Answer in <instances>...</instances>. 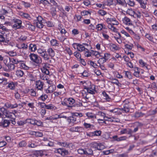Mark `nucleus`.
<instances>
[{
    "instance_id": "ea45409f",
    "label": "nucleus",
    "mask_w": 157,
    "mask_h": 157,
    "mask_svg": "<svg viewBox=\"0 0 157 157\" xmlns=\"http://www.w3.org/2000/svg\"><path fill=\"white\" fill-rule=\"evenodd\" d=\"M59 30L60 31V33L62 35L64 34L65 37H67L68 36V33H67V31L64 29H59Z\"/></svg>"
},
{
    "instance_id": "9d476101",
    "label": "nucleus",
    "mask_w": 157,
    "mask_h": 157,
    "mask_svg": "<svg viewBox=\"0 0 157 157\" xmlns=\"http://www.w3.org/2000/svg\"><path fill=\"white\" fill-rule=\"evenodd\" d=\"M46 52L49 56V58L50 57L51 58L53 57L55 55V52L54 50L51 48H48L46 51Z\"/></svg>"
},
{
    "instance_id": "a18cd8bd",
    "label": "nucleus",
    "mask_w": 157,
    "mask_h": 157,
    "mask_svg": "<svg viewBox=\"0 0 157 157\" xmlns=\"http://www.w3.org/2000/svg\"><path fill=\"white\" fill-rule=\"evenodd\" d=\"M36 120L31 119H28L26 120L27 122L32 124L35 125Z\"/></svg>"
},
{
    "instance_id": "c03bdc74",
    "label": "nucleus",
    "mask_w": 157,
    "mask_h": 157,
    "mask_svg": "<svg viewBox=\"0 0 157 157\" xmlns=\"http://www.w3.org/2000/svg\"><path fill=\"white\" fill-rule=\"evenodd\" d=\"M46 109H48L55 110L57 109V108L52 104H50L47 105Z\"/></svg>"
},
{
    "instance_id": "a211bd4d",
    "label": "nucleus",
    "mask_w": 157,
    "mask_h": 157,
    "mask_svg": "<svg viewBox=\"0 0 157 157\" xmlns=\"http://www.w3.org/2000/svg\"><path fill=\"white\" fill-rule=\"evenodd\" d=\"M16 47L20 49V52H21L22 49L26 50L28 48V46L27 44L25 43H22L19 44H17Z\"/></svg>"
},
{
    "instance_id": "052dcab7",
    "label": "nucleus",
    "mask_w": 157,
    "mask_h": 157,
    "mask_svg": "<svg viewBox=\"0 0 157 157\" xmlns=\"http://www.w3.org/2000/svg\"><path fill=\"white\" fill-rule=\"evenodd\" d=\"M81 14L82 16H85L88 15L89 14H90V13L88 11L84 10L81 12Z\"/></svg>"
},
{
    "instance_id": "f8f14e48",
    "label": "nucleus",
    "mask_w": 157,
    "mask_h": 157,
    "mask_svg": "<svg viewBox=\"0 0 157 157\" xmlns=\"http://www.w3.org/2000/svg\"><path fill=\"white\" fill-rule=\"evenodd\" d=\"M56 87L55 85H52L48 86L45 91L47 93H51L56 89Z\"/></svg>"
},
{
    "instance_id": "6e6d98bb",
    "label": "nucleus",
    "mask_w": 157,
    "mask_h": 157,
    "mask_svg": "<svg viewBox=\"0 0 157 157\" xmlns=\"http://www.w3.org/2000/svg\"><path fill=\"white\" fill-rule=\"evenodd\" d=\"M83 125L85 128L86 129L90 128L91 127H94V126L91 124H90L84 122L83 124Z\"/></svg>"
},
{
    "instance_id": "dca6fc26",
    "label": "nucleus",
    "mask_w": 157,
    "mask_h": 157,
    "mask_svg": "<svg viewBox=\"0 0 157 157\" xmlns=\"http://www.w3.org/2000/svg\"><path fill=\"white\" fill-rule=\"evenodd\" d=\"M82 128L80 126L71 127L69 129V131L71 132H78L82 131Z\"/></svg>"
},
{
    "instance_id": "4d7b16f0",
    "label": "nucleus",
    "mask_w": 157,
    "mask_h": 157,
    "mask_svg": "<svg viewBox=\"0 0 157 157\" xmlns=\"http://www.w3.org/2000/svg\"><path fill=\"white\" fill-rule=\"evenodd\" d=\"M114 111V113L116 114H121V109L120 108H115L113 109Z\"/></svg>"
},
{
    "instance_id": "8fccbe9b",
    "label": "nucleus",
    "mask_w": 157,
    "mask_h": 157,
    "mask_svg": "<svg viewBox=\"0 0 157 157\" xmlns=\"http://www.w3.org/2000/svg\"><path fill=\"white\" fill-rule=\"evenodd\" d=\"M20 66L21 69H24L25 70H27L29 69V67L26 65L24 63H20Z\"/></svg>"
},
{
    "instance_id": "0eeeda50",
    "label": "nucleus",
    "mask_w": 157,
    "mask_h": 157,
    "mask_svg": "<svg viewBox=\"0 0 157 157\" xmlns=\"http://www.w3.org/2000/svg\"><path fill=\"white\" fill-rule=\"evenodd\" d=\"M41 70L42 73L45 75H43L42 77L41 76V78L44 80H47V78H46V75H48L49 74L48 70L46 67H43L41 68Z\"/></svg>"
},
{
    "instance_id": "473e14b6",
    "label": "nucleus",
    "mask_w": 157,
    "mask_h": 157,
    "mask_svg": "<svg viewBox=\"0 0 157 157\" xmlns=\"http://www.w3.org/2000/svg\"><path fill=\"white\" fill-rule=\"evenodd\" d=\"M24 74L23 71L21 70H17L16 72V75L18 77H21Z\"/></svg>"
},
{
    "instance_id": "5701e85b",
    "label": "nucleus",
    "mask_w": 157,
    "mask_h": 157,
    "mask_svg": "<svg viewBox=\"0 0 157 157\" xmlns=\"http://www.w3.org/2000/svg\"><path fill=\"white\" fill-rule=\"evenodd\" d=\"M139 63L141 67H145L148 70L150 69V68H148L147 67L148 65H147L146 63H145L142 59H140L139 60Z\"/></svg>"
},
{
    "instance_id": "412c9836",
    "label": "nucleus",
    "mask_w": 157,
    "mask_h": 157,
    "mask_svg": "<svg viewBox=\"0 0 157 157\" xmlns=\"http://www.w3.org/2000/svg\"><path fill=\"white\" fill-rule=\"evenodd\" d=\"M5 106L7 108L13 109L17 108L18 107V104L17 103L12 104L9 102H6L5 104Z\"/></svg>"
},
{
    "instance_id": "3c124183",
    "label": "nucleus",
    "mask_w": 157,
    "mask_h": 157,
    "mask_svg": "<svg viewBox=\"0 0 157 157\" xmlns=\"http://www.w3.org/2000/svg\"><path fill=\"white\" fill-rule=\"evenodd\" d=\"M6 66H7L8 68L11 71L13 70L15 67V65L13 63H8L6 65Z\"/></svg>"
},
{
    "instance_id": "de8ad7c7",
    "label": "nucleus",
    "mask_w": 157,
    "mask_h": 157,
    "mask_svg": "<svg viewBox=\"0 0 157 157\" xmlns=\"http://www.w3.org/2000/svg\"><path fill=\"white\" fill-rule=\"evenodd\" d=\"M27 38V37L24 35H21V36L19 37L18 39V41L20 42H22L25 40Z\"/></svg>"
},
{
    "instance_id": "774afa93",
    "label": "nucleus",
    "mask_w": 157,
    "mask_h": 157,
    "mask_svg": "<svg viewBox=\"0 0 157 157\" xmlns=\"http://www.w3.org/2000/svg\"><path fill=\"white\" fill-rule=\"evenodd\" d=\"M102 57L107 61L110 58V54L109 53H105L104 54V56Z\"/></svg>"
},
{
    "instance_id": "423d86ee",
    "label": "nucleus",
    "mask_w": 157,
    "mask_h": 157,
    "mask_svg": "<svg viewBox=\"0 0 157 157\" xmlns=\"http://www.w3.org/2000/svg\"><path fill=\"white\" fill-rule=\"evenodd\" d=\"M93 147L98 150H101L104 149L105 146L104 145L101 143H97L94 142L91 143Z\"/></svg>"
},
{
    "instance_id": "69168bd1",
    "label": "nucleus",
    "mask_w": 157,
    "mask_h": 157,
    "mask_svg": "<svg viewBox=\"0 0 157 157\" xmlns=\"http://www.w3.org/2000/svg\"><path fill=\"white\" fill-rule=\"evenodd\" d=\"M29 92L32 96L34 97L36 96V92L34 90L31 89L29 90Z\"/></svg>"
},
{
    "instance_id": "6ab92c4d",
    "label": "nucleus",
    "mask_w": 157,
    "mask_h": 157,
    "mask_svg": "<svg viewBox=\"0 0 157 157\" xmlns=\"http://www.w3.org/2000/svg\"><path fill=\"white\" fill-rule=\"evenodd\" d=\"M67 103L68 107H72L74 106L73 105L75 102V100L71 98H68L67 99Z\"/></svg>"
},
{
    "instance_id": "a878e982",
    "label": "nucleus",
    "mask_w": 157,
    "mask_h": 157,
    "mask_svg": "<svg viewBox=\"0 0 157 157\" xmlns=\"http://www.w3.org/2000/svg\"><path fill=\"white\" fill-rule=\"evenodd\" d=\"M16 86V84L15 82H11L8 83V87L10 90H13L15 89Z\"/></svg>"
},
{
    "instance_id": "c756f323",
    "label": "nucleus",
    "mask_w": 157,
    "mask_h": 157,
    "mask_svg": "<svg viewBox=\"0 0 157 157\" xmlns=\"http://www.w3.org/2000/svg\"><path fill=\"white\" fill-rule=\"evenodd\" d=\"M29 49L32 52H34L36 50V45L33 44H31L29 46Z\"/></svg>"
},
{
    "instance_id": "bb28decb",
    "label": "nucleus",
    "mask_w": 157,
    "mask_h": 157,
    "mask_svg": "<svg viewBox=\"0 0 157 157\" xmlns=\"http://www.w3.org/2000/svg\"><path fill=\"white\" fill-rule=\"evenodd\" d=\"M140 4L141 7L143 9H145L147 4L146 0H138L137 1Z\"/></svg>"
},
{
    "instance_id": "e433bc0d",
    "label": "nucleus",
    "mask_w": 157,
    "mask_h": 157,
    "mask_svg": "<svg viewBox=\"0 0 157 157\" xmlns=\"http://www.w3.org/2000/svg\"><path fill=\"white\" fill-rule=\"evenodd\" d=\"M121 111H122L123 113H127L129 111V109L127 105H125L124 106L123 108L121 109Z\"/></svg>"
},
{
    "instance_id": "b1692460",
    "label": "nucleus",
    "mask_w": 157,
    "mask_h": 157,
    "mask_svg": "<svg viewBox=\"0 0 157 157\" xmlns=\"http://www.w3.org/2000/svg\"><path fill=\"white\" fill-rule=\"evenodd\" d=\"M96 29L98 31H102V29H106V26L103 24H98L96 25Z\"/></svg>"
},
{
    "instance_id": "f3484780",
    "label": "nucleus",
    "mask_w": 157,
    "mask_h": 157,
    "mask_svg": "<svg viewBox=\"0 0 157 157\" xmlns=\"http://www.w3.org/2000/svg\"><path fill=\"white\" fill-rule=\"evenodd\" d=\"M6 117L12 119H15V115L12 112L7 110L4 114Z\"/></svg>"
},
{
    "instance_id": "aec40b11",
    "label": "nucleus",
    "mask_w": 157,
    "mask_h": 157,
    "mask_svg": "<svg viewBox=\"0 0 157 157\" xmlns=\"http://www.w3.org/2000/svg\"><path fill=\"white\" fill-rule=\"evenodd\" d=\"M122 21L123 23L127 25H131L132 24V21L128 17H125L122 19Z\"/></svg>"
},
{
    "instance_id": "f257e3e1",
    "label": "nucleus",
    "mask_w": 157,
    "mask_h": 157,
    "mask_svg": "<svg viewBox=\"0 0 157 157\" xmlns=\"http://www.w3.org/2000/svg\"><path fill=\"white\" fill-rule=\"evenodd\" d=\"M30 60L34 63L39 64L42 62V59L40 57L36 54L31 53L29 55Z\"/></svg>"
},
{
    "instance_id": "bf43d9fd",
    "label": "nucleus",
    "mask_w": 157,
    "mask_h": 157,
    "mask_svg": "<svg viewBox=\"0 0 157 157\" xmlns=\"http://www.w3.org/2000/svg\"><path fill=\"white\" fill-rule=\"evenodd\" d=\"M147 39L151 41H153V38L151 34H146L145 35Z\"/></svg>"
},
{
    "instance_id": "6e6552de",
    "label": "nucleus",
    "mask_w": 157,
    "mask_h": 157,
    "mask_svg": "<svg viewBox=\"0 0 157 157\" xmlns=\"http://www.w3.org/2000/svg\"><path fill=\"white\" fill-rule=\"evenodd\" d=\"M44 83L40 80L37 81L36 83V88L38 90L42 91L43 89Z\"/></svg>"
},
{
    "instance_id": "7c9ffc66",
    "label": "nucleus",
    "mask_w": 157,
    "mask_h": 157,
    "mask_svg": "<svg viewBox=\"0 0 157 157\" xmlns=\"http://www.w3.org/2000/svg\"><path fill=\"white\" fill-rule=\"evenodd\" d=\"M11 10L8 7H5L2 8V9L1 12L4 14H6L10 12Z\"/></svg>"
},
{
    "instance_id": "79ce46f5",
    "label": "nucleus",
    "mask_w": 157,
    "mask_h": 157,
    "mask_svg": "<svg viewBox=\"0 0 157 157\" xmlns=\"http://www.w3.org/2000/svg\"><path fill=\"white\" fill-rule=\"evenodd\" d=\"M48 98V96L45 94H43L38 98V100L44 101Z\"/></svg>"
},
{
    "instance_id": "58836bf2",
    "label": "nucleus",
    "mask_w": 157,
    "mask_h": 157,
    "mask_svg": "<svg viewBox=\"0 0 157 157\" xmlns=\"http://www.w3.org/2000/svg\"><path fill=\"white\" fill-rule=\"evenodd\" d=\"M40 4H42L44 6H48L50 3L47 0H40Z\"/></svg>"
},
{
    "instance_id": "9b49d317",
    "label": "nucleus",
    "mask_w": 157,
    "mask_h": 157,
    "mask_svg": "<svg viewBox=\"0 0 157 157\" xmlns=\"http://www.w3.org/2000/svg\"><path fill=\"white\" fill-rule=\"evenodd\" d=\"M127 138V137L126 136H122L118 137L117 135L114 136L112 137V139L114 141H116L118 142L126 140Z\"/></svg>"
},
{
    "instance_id": "c9c22d12",
    "label": "nucleus",
    "mask_w": 157,
    "mask_h": 157,
    "mask_svg": "<svg viewBox=\"0 0 157 157\" xmlns=\"http://www.w3.org/2000/svg\"><path fill=\"white\" fill-rule=\"evenodd\" d=\"M21 16L23 18L26 19L28 20H30L32 19V17L28 13H22L21 14Z\"/></svg>"
},
{
    "instance_id": "0e129e2a",
    "label": "nucleus",
    "mask_w": 157,
    "mask_h": 157,
    "mask_svg": "<svg viewBox=\"0 0 157 157\" xmlns=\"http://www.w3.org/2000/svg\"><path fill=\"white\" fill-rule=\"evenodd\" d=\"M27 144L25 141H22L19 143V146L20 147H25L26 145Z\"/></svg>"
},
{
    "instance_id": "2eb2a0df",
    "label": "nucleus",
    "mask_w": 157,
    "mask_h": 157,
    "mask_svg": "<svg viewBox=\"0 0 157 157\" xmlns=\"http://www.w3.org/2000/svg\"><path fill=\"white\" fill-rule=\"evenodd\" d=\"M85 89L88 93L91 94H94L96 92L95 86L94 85L92 86L91 87L86 88Z\"/></svg>"
},
{
    "instance_id": "1a4fd4ad",
    "label": "nucleus",
    "mask_w": 157,
    "mask_h": 157,
    "mask_svg": "<svg viewBox=\"0 0 157 157\" xmlns=\"http://www.w3.org/2000/svg\"><path fill=\"white\" fill-rule=\"evenodd\" d=\"M25 25L28 29L31 31H34L35 29V26L32 25L31 23L29 21L25 22Z\"/></svg>"
},
{
    "instance_id": "c85d7f7f",
    "label": "nucleus",
    "mask_w": 157,
    "mask_h": 157,
    "mask_svg": "<svg viewBox=\"0 0 157 157\" xmlns=\"http://www.w3.org/2000/svg\"><path fill=\"white\" fill-rule=\"evenodd\" d=\"M109 47L110 49L113 51L118 49V47L116 44L113 43H110L109 44Z\"/></svg>"
},
{
    "instance_id": "393cba45",
    "label": "nucleus",
    "mask_w": 157,
    "mask_h": 157,
    "mask_svg": "<svg viewBox=\"0 0 157 157\" xmlns=\"http://www.w3.org/2000/svg\"><path fill=\"white\" fill-rule=\"evenodd\" d=\"M67 121L69 124L75 123L76 121V118L72 115V116L69 117L68 118Z\"/></svg>"
},
{
    "instance_id": "cd10ccee",
    "label": "nucleus",
    "mask_w": 157,
    "mask_h": 157,
    "mask_svg": "<svg viewBox=\"0 0 157 157\" xmlns=\"http://www.w3.org/2000/svg\"><path fill=\"white\" fill-rule=\"evenodd\" d=\"M134 72L133 73L134 75L136 77H140V72L139 71V68L137 67H135L134 68Z\"/></svg>"
},
{
    "instance_id": "4be33fe9",
    "label": "nucleus",
    "mask_w": 157,
    "mask_h": 157,
    "mask_svg": "<svg viewBox=\"0 0 157 157\" xmlns=\"http://www.w3.org/2000/svg\"><path fill=\"white\" fill-rule=\"evenodd\" d=\"M86 115L90 119H94L98 118L95 114L91 112L86 113Z\"/></svg>"
},
{
    "instance_id": "20e7f679",
    "label": "nucleus",
    "mask_w": 157,
    "mask_h": 157,
    "mask_svg": "<svg viewBox=\"0 0 157 157\" xmlns=\"http://www.w3.org/2000/svg\"><path fill=\"white\" fill-rule=\"evenodd\" d=\"M73 45H76V48L80 52H84L85 50H87V47L89 46V45L86 43H83L81 44L79 43H74Z\"/></svg>"
},
{
    "instance_id": "13d9d810",
    "label": "nucleus",
    "mask_w": 157,
    "mask_h": 157,
    "mask_svg": "<svg viewBox=\"0 0 157 157\" xmlns=\"http://www.w3.org/2000/svg\"><path fill=\"white\" fill-rule=\"evenodd\" d=\"M115 18V17H114L113 18H106L105 21L107 24H111Z\"/></svg>"
},
{
    "instance_id": "e2e57ef3",
    "label": "nucleus",
    "mask_w": 157,
    "mask_h": 157,
    "mask_svg": "<svg viewBox=\"0 0 157 157\" xmlns=\"http://www.w3.org/2000/svg\"><path fill=\"white\" fill-rule=\"evenodd\" d=\"M105 4H101V3H96V6L99 8H100L102 9H104L105 8Z\"/></svg>"
},
{
    "instance_id": "f03ea898",
    "label": "nucleus",
    "mask_w": 157,
    "mask_h": 157,
    "mask_svg": "<svg viewBox=\"0 0 157 157\" xmlns=\"http://www.w3.org/2000/svg\"><path fill=\"white\" fill-rule=\"evenodd\" d=\"M13 25H12V28L15 30L20 29L22 26V21L17 18H14L13 20Z\"/></svg>"
},
{
    "instance_id": "4c0bfd02",
    "label": "nucleus",
    "mask_w": 157,
    "mask_h": 157,
    "mask_svg": "<svg viewBox=\"0 0 157 157\" xmlns=\"http://www.w3.org/2000/svg\"><path fill=\"white\" fill-rule=\"evenodd\" d=\"M112 24H108V28L111 31L114 32H117V29L115 27L113 26Z\"/></svg>"
},
{
    "instance_id": "680f3d73",
    "label": "nucleus",
    "mask_w": 157,
    "mask_h": 157,
    "mask_svg": "<svg viewBox=\"0 0 157 157\" xmlns=\"http://www.w3.org/2000/svg\"><path fill=\"white\" fill-rule=\"evenodd\" d=\"M52 120H57V119L61 118L60 115L55 114L52 116Z\"/></svg>"
},
{
    "instance_id": "37998d69",
    "label": "nucleus",
    "mask_w": 157,
    "mask_h": 157,
    "mask_svg": "<svg viewBox=\"0 0 157 157\" xmlns=\"http://www.w3.org/2000/svg\"><path fill=\"white\" fill-rule=\"evenodd\" d=\"M105 114L101 111H98L96 115L100 117L101 118H104L105 117Z\"/></svg>"
},
{
    "instance_id": "09e8293b",
    "label": "nucleus",
    "mask_w": 157,
    "mask_h": 157,
    "mask_svg": "<svg viewBox=\"0 0 157 157\" xmlns=\"http://www.w3.org/2000/svg\"><path fill=\"white\" fill-rule=\"evenodd\" d=\"M127 13L131 16H134L136 14V13H135L134 11L130 9H129L127 10Z\"/></svg>"
},
{
    "instance_id": "2f4dec72",
    "label": "nucleus",
    "mask_w": 157,
    "mask_h": 157,
    "mask_svg": "<svg viewBox=\"0 0 157 157\" xmlns=\"http://www.w3.org/2000/svg\"><path fill=\"white\" fill-rule=\"evenodd\" d=\"M50 43L52 46H59V43L57 40L55 39H52L50 41Z\"/></svg>"
},
{
    "instance_id": "ddd939ff",
    "label": "nucleus",
    "mask_w": 157,
    "mask_h": 157,
    "mask_svg": "<svg viewBox=\"0 0 157 157\" xmlns=\"http://www.w3.org/2000/svg\"><path fill=\"white\" fill-rule=\"evenodd\" d=\"M57 144L59 145L63 146L66 148L70 147L72 146V144L66 142H58Z\"/></svg>"
},
{
    "instance_id": "72a5a7b5",
    "label": "nucleus",
    "mask_w": 157,
    "mask_h": 157,
    "mask_svg": "<svg viewBox=\"0 0 157 157\" xmlns=\"http://www.w3.org/2000/svg\"><path fill=\"white\" fill-rule=\"evenodd\" d=\"M85 155H93V150L90 148L85 149Z\"/></svg>"
},
{
    "instance_id": "603ef678",
    "label": "nucleus",
    "mask_w": 157,
    "mask_h": 157,
    "mask_svg": "<svg viewBox=\"0 0 157 157\" xmlns=\"http://www.w3.org/2000/svg\"><path fill=\"white\" fill-rule=\"evenodd\" d=\"M117 3L121 5L124 6L126 5L125 0H116Z\"/></svg>"
},
{
    "instance_id": "49530a36",
    "label": "nucleus",
    "mask_w": 157,
    "mask_h": 157,
    "mask_svg": "<svg viewBox=\"0 0 157 157\" xmlns=\"http://www.w3.org/2000/svg\"><path fill=\"white\" fill-rule=\"evenodd\" d=\"M46 26L48 27H53L55 25V23L51 21H48L46 22Z\"/></svg>"
},
{
    "instance_id": "864d4df0",
    "label": "nucleus",
    "mask_w": 157,
    "mask_h": 157,
    "mask_svg": "<svg viewBox=\"0 0 157 157\" xmlns=\"http://www.w3.org/2000/svg\"><path fill=\"white\" fill-rule=\"evenodd\" d=\"M11 62L14 65L21 62V61L19 60L18 59L13 58L12 59Z\"/></svg>"
},
{
    "instance_id": "4468645a",
    "label": "nucleus",
    "mask_w": 157,
    "mask_h": 157,
    "mask_svg": "<svg viewBox=\"0 0 157 157\" xmlns=\"http://www.w3.org/2000/svg\"><path fill=\"white\" fill-rule=\"evenodd\" d=\"M10 123V121L8 120H3L0 122V126L4 127L8 126Z\"/></svg>"
},
{
    "instance_id": "39448f33",
    "label": "nucleus",
    "mask_w": 157,
    "mask_h": 157,
    "mask_svg": "<svg viewBox=\"0 0 157 157\" xmlns=\"http://www.w3.org/2000/svg\"><path fill=\"white\" fill-rule=\"evenodd\" d=\"M44 19L41 16H38L37 18L36 26L39 29L43 28L44 26L43 23H44Z\"/></svg>"
},
{
    "instance_id": "a19ab883",
    "label": "nucleus",
    "mask_w": 157,
    "mask_h": 157,
    "mask_svg": "<svg viewBox=\"0 0 157 157\" xmlns=\"http://www.w3.org/2000/svg\"><path fill=\"white\" fill-rule=\"evenodd\" d=\"M32 134L35 135L36 136L39 137H41L43 135L42 133L39 132L33 131L32 132Z\"/></svg>"
},
{
    "instance_id": "5fc2aeb1",
    "label": "nucleus",
    "mask_w": 157,
    "mask_h": 157,
    "mask_svg": "<svg viewBox=\"0 0 157 157\" xmlns=\"http://www.w3.org/2000/svg\"><path fill=\"white\" fill-rule=\"evenodd\" d=\"M98 13V14L102 16L106 15L107 13L106 12L102 10H99Z\"/></svg>"
},
{
    "instance_id": "338daca9",
    "label": "nucleus",
    "mask_w": 157,
    "mask_h": 157,
    "mask_svg": "<svg viewBox=\"0 0 157 157\" xmlns=\"http://www.w3.org/2000/svg\"><path fill=\"white\" fill-rule=\"evenodd\" d=\"M106 61L105 59H104L103 57H102L99 59L98 62L99 64H103Z\"/></svg>"
},
{
    "instance_id": "f704fd0d",
    "label": "nucleus",
    "mask_w": 157,
    "mask_h": 157,
    "mask_svg": "<svg viewBox=\"0 0 157 157\" xmlns=\"http://www.w3.org/2000/svg\"><path fill=\"white\" fill-rule=\"evenodd\" d=\"M102 94L105 98L104 99H106L108 101H109L111 100L110 97L109 96L108 94H106L105 91H103L102 92Z\"/></svg>"
},
{
    "instance_id": "7ed1b4c3",
    "label": "nucleus",
    "mask_w": 157,
    "mask_h": 157,
    "mask_svg": "<svg viewBox=\"0 0 157 157\" xmlns=\"http://www.w3.org/2000/svg\"><path fill=\"white\" fill-rule=\"evenodd\" d=\"M37 52L44 60L48 61L50 59L46 51L44 49L39 48L37 50Z\"/></svg>"
}]
</instances>
